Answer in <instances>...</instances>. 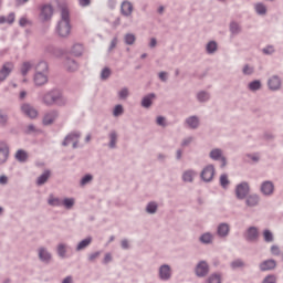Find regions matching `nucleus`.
I'll return each mask as SVG.
<instances>
[{
	"mask_svg": "<svg viewBox=\"0 0 283 283\" xmlns=\"http://www.w3.org/2000/svg\"><path fill=\"white\" fill-rule=\"evenodd\" d=\"M92 244V238H86L82 240L77 245V251H83L86 247H90Z\"/></svg>",
	"mask_w": 283,
	"mask_h": 283,
	"instance_id": "26",
	"label": "nucleus"
},
{
	"mask_svg": "<svg viewBox=\"0 0 283 283\" xmlns=\"http://www.w3.org/2000/svg\"><path fill=\"white\" fill-rule=\"evenodd\" d=\"M220 185L223 187V189H227L229 187V177L227 175L220 176Z\"/></svg>",
	"mask_w": 283,
	"mask_h": 283,
	"instance_id": "34",
	"label": "nucleus"
},
{
	"mask_svg": "<svg viewBox=\"0 0 283 283\" xmlns=\"http://www.w3.org/2000/svg\"><path fill=\"white\" fill-rule=\"evenodd\" d=\"M218 233L221 235V238L227 235L229 233V224L221 223L218 228Z\"/></svg>",
	"mask_w": 283,
	"mask_h": 283,
	"instance_id": "25",
	"label": "nucleus"
},
{
	"mask_svg": "<svg viewBox=\"0 0 283 283\" xmlns=\"http://www.w3.org/2000/svg\"><path fill=\"white\" fill-rule=\"evenodd\" d=\"M57 116H59V114L56 112L48 113L46 115H44L43 124L44 125H52V123L54 120H56Z\"/></svg>",
	"mask_w": 283,
	"mask_h": 283,
	"instance_id": "15",
	"label": "nucleus"
},
{
	"mask_svg": "<svg viewBox=\"0 0 283 283\" xmlns=\"http://www.w3.org/2000/svg\"><path fill=\"white\" fill-rule=\"evenodd\" d=\"M92 175H86L83 177V179L81 180V185L84 186V185H87V182H92Z\"/></svg>",
	"mask_w": 283,
	"mask_h": 283,
	"instance_id": "48",
	"label": "nucleus"
},
{
	"mask_svg": "<svg viewBox=\"0 0 283 283\" xmlns=\"http://www.w3.org/2000/svg\"><path fill=\"white\" fill-rule=\"evenodd\" d=\"M34 83L35 85H45V83H48V74L35 73Z\"/></svg>",
	"mask_w": 283,
	"mask_h": 283,
	"instance_id": "13",
	"label": "nucleus"
},
{
	"mask_svg": "<svg viewBox=\"0 0 283 283\" xmlns=\"http://www.w3.org/2000/svg\"><path fill=\"white\" fill-rule=\"evenodd\" d=\"M36 74H48V62H40L35 67Z\"/></svg>",
	"mask_w": 283,
	"mask_h": 283,
	"instance_id": "21",
	"label": "nucleus"
},
{
	"mask_svg": "<svg viewBox=\"0 0 283 283\" xmlns=\"http://www.w3.org/2000/svg\"><path fill=\"white\" fill-rule=\"evenodd\" d=\"M156 98V95L150 94L143 98L142 105L143 107H150L151 106V99Z\"/></svg>",
	"mask_w": 283,
	"mask_h": 283,
	"instance_id": "27",
	"label": "nucleus"
},
{
	"mask_svg": "<svg viewBox=\"0 0 283 283\" xmlns=\"http://www.w3.org/2000/svg\"><path fill=\"white\" fill-rule=\"evenodd\" d=\"M30 70H32V64L30 62H24L21 66V73L23 74V76H25V74H28Z\"/></svg>",
	"mask_w": 283,
	"mask_h": 283,
	"instance_id": "31",
	"label": "nucleus"
},
{
	"mask_svg": "<svg viewBox=\"0 0 283 283\" xmlns=\"http://www.w3.org/2000/svg\"><path fill=\"white\" fill-rule=\"evenodd\" d=\"M159 277L161 280H169L171 277V268H169V265H161L159 269Z\"/></svg>",
	"mask_w": 283,
	"mask_h": 283,
	"instance_id": "11",
	"label": "nucleus"
},
{
	"mask_svg": "<svg viewBox=\"0 0 283 283\" xmlns=\"http://www.w3.org/2000/svg\"><path fill=\"white\" fill-rule=\"evenodd\" d=\"M210 158H212V160H221V167H227V159L222 157V150L213 149L210 153Z\"/></svg>",
	"mask_w": 283,
	"mask_h": 283,
	"instance_id": "10",
	"label": "nucleus"
},
{
	"mask_svg": "<svg viewBox=\"0 0 283 283\" xmlns=\"http://www.w3.org/2000/svg\"><path fill=\"white\" fill-rule=\"evenodd\" d=\"M264 54H273V46H268L263 49Z\"/></svg>",
	"mask_w": 283,
	"mask_h": 283,
	"instance_id": "62",
	"label": "nucleus"
},
{
	"mask_svg": "<svg viewBox=\"0 0 283 283\" xmlns=\"http://www.w3.org/2000/svg\"><path fill=\"white\" fill-rule=\"evenodd\" d=\"M65 67L69 72H75V70H78V64H76L74 60H66Z\"/></svg>",
	"mask_w": 283,
	"mask_h": 283,
	"instance_id": "23",
	"label": "nucleus"
},
{
	"mask_svg": "<svg viewBox=\"0 0 283 283\" xmlns=\"http://www.w3.org/2000/svg\"><path fill=\"white\" fill-rule=\"evenodd\" d=\"M8 123V116L0 112V125H6Z\"/></svg>",
	"mask_w": 283,
	"mask_h": 283,
	"instance_id": "53",
	"label": "nucleus"
},
{
	"mask_svg": "<svg viewBox=\"0 0 283 283\" xmlns=\"http://www.w3.org/2000/svg\"><path fill=\"white\" fill-rule=\"evenodd\" d=\"M198 101L201 103H205V101H209V94L201 92L198 94Z\"/></svg>",
	"mask_w": 283,
	"mask_h": 283,
	"instance_id": "44",
	"label": "nucleus"
},
{
	"mask_svg": "<svg viewBox=\"0 0 283 283\" xmlns=\"http://www.w3.org/2000/svg\"><path fill=\"white\" fill-rule=\"evenodd\" d=\"M127 96H129V91L127 88H123L119 92V98H127Z\"/></svg>",
	"mask_w": 283,
	"mask_h": 283,
	"instance_id": "51",
	"label": "nucleus"
},
{
	"mask_svg": "<svg viewBox=\"0 0 283 283\" xmlns=\"http://www.w3.org/2000/svg\"><path fill=\"white\" fill-rule=\"evenodd\" d=\"M157 209H158V205H156V202H150V203H148L146 211L148 213H156Z\"/></svg>",
	"mask_w": 283,
	"mask_h": 283,
	"instance_id": "36",
	"label": "nucleus"
},
{
	"mask_svg": "<svg viewBox=\"0 0 283 283\" xmlns=\"http://www.w3.org/2000/svg\"><path fill=\"white\" fill-rule=\"evenodd\" d=\"M52 14H54V10L51 6H44L41 9L40 19L41 21H50L52 19Z\"/></svg>",
	"mask_w": 283,
	"mask_h": 283,
	"instance_id": "7",
	"label": "nucleus"
},
{
	"mask_svg": "<svg viewBox=\"0 0 283 283\" xmlns=\"http://www.w3.org/2000/svg\"><path fill=\"white\" fill-rule=\"evenodd\" d=\"M258 202H259V198L255 195H252V196L248 197V199H247L248 207H255V205H258Z\"/></svg>",
	"mask_w": 283,
	"mask_h": 283,
	"instance_id": "29",
	"label": "nucleus"
},
{
	"mask_svg": "<svg viewBox=\"0 0 283 283\" xmlns=\"http://www.w3.org/2000/svg\"><path fill=\"white\" fill-rule=\"evenodd\" d=\"M101 256V252H95V253H92L90 256H88V260L90 262H94V260H96L97 258Z\"/></svg>",
	"mask_w": 283,
	"mask_h": 283,
	"instance_id": "54",
	"label": "nucleus"
},
{
	"mask_svg": "<svg viewBox=\"0 0 283 283\" xmlns=\"http://www.w3.org/2000/svg\"><path fill=\"white\" fill-rule=\"evenodd\" d=\"M14 70V64L12 62H6L0 70V81H6Z\"/></svg>",
	"mask_w": 283,
	"mask_h": 283,
	"instance_id": "3",
	"label": "nucleus"
},
{
	"mask_svg": "<svg viewBox=\"0 0 283 283\" xmlns=\"http://www.w3.org/2000/svg\"><path fill=\"white\" fill-rule=\"evenodd\" d=\"M114 116H120L123 114V106L122 105H116L113 112Z\"/></svg>",
	"mask_w": 283,
	"mask_h": 283,
	"instance_id": "46",
	"label": "nucleus"
},
{
	"mask_svg": "<svg viewBox=\"0 0 283 283\" xmlns=\"http://www.w3.org/2000/svg\"><path fill=\"white\" fill-rule=\"evenodd\" d=\"M57 253L61 258H65V245L64 244H60L57 247Z\"/></svg>",
	"mask_w": 283,
	"mask_h": 283,
	"instance_id": "47",
	"label": "nucleus"
},
{
	"mask_svg": "<svg viewBox=\"0 0 283 283\" xmlns=\"http://www.w3.org/2000/svg\"><path fill=\"white\" fill-rule=\"evenodd\" d=\"M230 30L233 34H238V32H240V25L235 22H232L230 24Z\"/></svg>",
	"mask_w": 283,
	"mask_h": 283,
	"instance_id": "42",
	"label": "nucleus"
},
{
	"mask_svg": "<svg viewBox=\"0 0 283 283\" xmlns=\"http://www.w3.org/2000/svg\"><path fill=\"white\" fill-rule=\"evenodd\" d=\"M263 238H264L265 242H273V233L269 230H265L263 232Z\"/></svg>",
	"mask_w": 283,
	"mask_h": 283,
	"instance_id": "40",
	"label": "nucleus"
},
{
	"mask_svg": "<svg viewBox=\"0 0 283 283\" xmlns=\"http://www.w3.org/2000/svg\"><path fill=\"white\" fill-rule=\"evenodd\" d=\"M15 160H18L19 163H25V160H28V151L19 149L15 153Z\"/></svg>",
	"mask_w": 283,
	"mask_h": 283,
	"instance_id": "19",
	"label": "nucleus"
},
{
	"mask_svg": "<svg viewBox=\"0 0 283 283\" xmlns=\"http://www.w3.org/2000/svg\"><path fill=\"white\" fill-rule=\"evenodd\" d=\"M273 182L271 181H264L261 186V191L262 193H264L265 196H271V193H273Z\"/></svg>",
	"mask_w": 283,
	"mask_h": 283,
	"instance_id": "12",
	"label": "nucleus"
},
{
	"mask_svg": "<svg viewBox=\"0 0 283 283\" xmlns=\"http://www.w3.org/2000/svg\"><path fill=\"white\" fill-rule=\"evenodd\" d=\"M209 283H220L221 282V279H220V275L218 274H212L209 280H208Z\"/></svg>",
	"mask_w": 283,
	"mask_h": 283,
	"instance_id": "43",
	"label": "nucleus"
},
{
	"mask_svg": "<svg viewBox=\"0 0 283 283\" xmlns=\"http://www.w3.org/2000/svg\"><path fill=\"white\" fill-rule=\"evenodd\" d=\"M157 125H165V117H163V116H159V117H157Z\"/></svg>",
	"mask_w": 283,
	"mask_h": 283,
	"instance_id": "64",
	"label": "nucleus"
},
{
	"mask_svg": "<svg viewBox=\"0 0 283 283\" xmlns=\"http://www.w3.org/2000/svg\"><path fill=\"white\" fill-rule=\"evenodd\" d=\"M14 19H15L14 13H10V14L7 17V23H9V24L14 23Z\"/></svg>",
	"mask_w": 283,
	"mask_h": 283,
	"instance_id": "56",
	"label": "nucleus"
},
{
	"mask_svg": "<svg viewBox=\"0 0 283 283\" xmlns=\"http://www.w3.org/2000/svg\"><path fill=\"white\" fill-rule=\"evenodd\" d=\"M261 271H271V269H275V262L273 260L264 261L260 264Z\"/></svg>",
	"mask_w": 283,
	"mask_h": 283,
	"instance_id": "18",
	"label": "nucleus"
},
{
	"mask_svg": "<svg viewBox=\"0 0 283 283\" xmlns=\"http://www.w3.org/2000/svg\"><path fill=\"white\" fill-rule=\"evenodd\" d=\"M211 240H213V235H211V233H205L200 238V241L203 242V244H209V242H211Z\"/></svg>",
	"mask_w": 283,
	"mask_h": 283,
	"instance_id": "33",
	"label": "nucleus"
},
{
	"mask_svg": "<svg viewBox=\"0 0 283 283\" xmlns=\"http://www.w3.org/2000/svg\"><path fill=\"white\" fill-rule=\"evenodd\" d=\"M116 133H111V143H109V147L114 148L116 147Z\"/></svg>",
	"mask_w": 283,
	"mask_h": 283,
	"instance_id": "49",
	"label": "nucleus"
},
{
	"mask_svg": "<svg viewBox=\"0 0 283 283\" xmlns=\"http://www.w3.org/2000/svg\"><path fill=\"white\" fill-rule=\"evenodd\" d=\"M132 12H134V6H132L128 1H124L122 3V13L124 14V17H129Z\"/></svg>",
	"mask_w": 283,
	"mask_h": 283,
	"instance_id": "14",
	"label": "nucleus"
},
{
	"mask_svg": "<svg viewBox=\"0 0 283 283\" xmlns=\"http://www.w3.org/2000/svg\"><path fill=\"white\" fill-rule=\"evenodd\" d=\"M271 252H272L273 255H280V248L273 245L271 248Z\"/></svg>",
	"mask_w": 283,
	"mask_h": 283,
	"instance_id": "59",
	"label": "nucleus"
},
{
	"mask_svg": "<svg viewBox=\"0 0 283 283\" xmlns=\"http://www.w3.org/2000/svg\"><path fill=\"white\" fill-rule=\"evenodd\" d=\"M218 50V44L216 42H209L207 45V51L211 54Z\"/></svg>",
	"mask_w": 283,
	"mask_h": 283,
	"instance_id": "41",
	"label": "nucleus"
},
{
	"mask_svg": "<svg viewBox=\"0 0 283 283\" xmlns=\"http://www.w3.org/2000/svg\"><path fill=\"white\" fill-rule=\"evenodd\" d=\"M39 258L40 260H42L43 262H50L52 255H50V253L48 251H45L44 249H40L39 251Z\"/></svg>",
	"mask_w": 283,
	"mask_h": 283,
	"instance_id": "24",
	"label": "nucleus"
},
{
	"mask_svg": "<svg viewBox=\"0 0 283 283\" xmlns=\"http://www.w3.org/2000/svg\"><path fill=\"white\" fill-rule=\"evenodd\" d=\"M78 138H81V134L78 133H71L63 142L64 146L73 144V147L76 148V143H78Z\"/></svg>",
	"mask_w": 283,
	"mask_h": 283,
	"instance_id": "8",
	"label": "nucleus"
},
{
	"mask_svg": "<svg viewBox=\"0 0 283 283\" xmlns=\"http://www.w3.org/2000/svg\"><path fill=\"white\" fill-rule=\"evenodd\" d=\"M8 160V149L0 148V165H3Z\"/></svg>",
	"mask_w": 283,
	"mask_h": 283,
	"instance_id": "30",
	"label": "nucleus"
},
{
	"mask_svg": "<svg viewBox=\"0 0 283 283\" xmlns=\"http://www.w3.org/2000/svg\"><path fill=\"white\" fill-rule=\"evenodd\" d=\"M187 125H189V127H191L192 129H196V127L200 125V122L198 120V117L192 116L187 119Z\"/></svg>",
	"mask_w": 283,
	"mask_h": 283,
	"instance_id": "28",
	"label": "nucleus"
},
{
	"mask_svg": "<svg viewBox=\"0 0 283 283\" xmlns=\"http://www.w3.org/2000/svg\"><path fill=\"white\" fill-rule=\"evenodd\" d=\"M51 172L50 170L44 171L36 180V185L41 186V185H45V182H48V180L50 179Z\"/></svg>",
	"mask_w": 283,
	"mask_h": 283,
	"instance_id": "20",
	"label": "nucleus"
},
{
	"mask_svg": "<svg viewBox=\"0 0 283 283\" xmlns=\"http://www.w3.org/2000/svg\"><path fill=\"white\" fill-rule=\"evenodd\" d=\"M243 74H253V67L245 65L243 67Z\"/></svg>",
	"mask_w": 283,
	"mask_h": 283,
	"instance_id": "55",
	"label": "nucleus"
},
{
	"mask_svg": "<svg viewBox=\"0 0 283 283\" xmlns=\"http://www.w3.org/2000/svg\"><path fill=\"white\" fill-rule=\"evenodd\" d=\"M19 23L22 28H25V25H28V23H30V21L28 20V18H21Z\"/></svg>",
	"mask_w": 283,
	"mask_h": 283,
	"instance_id": "57",
	"label": "nucleus"
},
{
	"mask_svg": "<svg viewBox=\"0 0 283 283\" xmlns=\"http://www.w3.org/2000/svg\"><path fill=\"white\" fill-rule=\"evenodd\" d=\"M21 112L24 116H28L29 118H36V116H39V112L36 111V108H34L30 104H23L21 106Z\"/></svg>",
	"mask_w": 283,
	"mask_h": 283,
	"instance_id": "4",
	"label": "nucleus"
},
{
	"mask_svg": "<svg viewBox=\"0 0 283 283\" xmlns=\"http://www.w3.org/2000/svg\"><path fill=\"white\" fill-rule=\"evenodd\" d=\"M182 178L185 182H193V178H196V172H193L192 170H187L184 172Z\"/></svg>",
	"mask_w": 283,
	"mask_h": 283,
	"instance_id": "22",
	"label": "nucleus"
},
{
	"mask_svg": "<svg viewBox=\"0 0 283 283\" xmlns=\"http://www.w3.org/2000/svg\"><path fill=\"white\" fill-rule=\"evenodd\" d=\"M73 54H75V56H81L83 54V45H81V44L74 45Z\"/></svg>",
	"mask_w": 283,
	"mask_h": 283,
	"instance_id": "37",
	"label": "nucleus"
},
{
	"mask_svg": "<svg viewBox=\"0 0 283 283\" xmlns=\"http://www.w3.org/2000/svg\"><path fill=\"white\" fill-rule=\"evenodd\" d=\"M255 10L258 14H266V7L262 3L255 4Z\"/></svg>",
	"mask_w": 283,
	"mask_h": 283,
	"instance_id": "38",
	"label": "nucleus"
},
{
	"mask_svg": "<svg viewBox=\"0 0 283 283\" xmlns=\"http://www.w3.org/2000/svg\"><path fill=\"white\" fill-rule=\"evenodd\" d=\"M213 176H216V168L211 165L207 166L201 172V178L205 182H211V180H213Z\"/></svg>",
	"mask_w": 283,
	"mask_h": 283,
	"instance_id": "5",
	"label": "nucleus"
},
{
	"mask_svg": "<svg viewBox=\"0 0 283 283\" xmlns=\"http://www.w3.org/2000/svg\"><path fill=\"white\" fill-rule=\"evenodd\" d=\"M258 228L255 227H251L249 228L247 234H245V238L247 240H250V241H253V240H258Z\"/></svg>",
	"mask_w": 283,
	"mask_h": 283,
	"instance_id": "17",
	"label": "nucleus"
},
{
	"mask_svg": "<svg viewBox=\"0 0 283 283\" xmlns=\"http://www.w3.org/2000/svg\"><path fill=\"white\" fill-rule=\"evenodd\" d=\"M112 262V254L107 253L104 258V264H109Z\"/></svg>",
	"mask_w": 283,
	"mask_h": 283,
	"instance_id": "60",
	"label": "nucleus"
},
{
	"mask_svg": "<svg viewBox=\"0 0 283 283\" xmlns=\"http://www.w3.org/2000/svg\"><path fill=\"white\" fill-rule=\"evenodd\" d=\"M136 41V36L134 34H126L125 35V43H127V45H134Z\"/></svg>",
	"mask_w": 283,
	"mask_h": 283,
	"instance_id": "35",
	"label": "nucleus"
},
{
	"mask_svg": "<svg viewBox=\"0 0 283 283\" xmlns=\"http://www.w3.org/2000/svg\"><path fill=\"white\" fill-rule=\"evenodd\" d=\"M112 74V71H109V69H104L103 71H102V74H101V77L102 78H109V75Z\"/></svg>",
	"mask_w": 283,
	"mask_h": 283,
	"instance_id": "50",
	"label": "nucleus"
},
{
	"mask_svg": "<svg viewBox=\"0 0 283 283\" xmlns=\"http://www.w3.org/2000/svg\"><path fill=\"white\" fill-rule=\"evenodd\" d=\"M63 205L66 209H72L74 207V199H64Z\"/></svg>",
	"mask_w": 283,
	"mask_h": 283,
	"instance_id": "45",
	"label": "nucleus"
},
{
	"mask_svg": "<svg viewBox=\"0 0 283 283\" xmlns=\"http://www.w3.org/2000/svg\"><path fill=\"white\" fill-rule=\"evenodd\" d=\"M238 266H244V263L241 260L232 262L233 269H238Z\"/></svg>",
	"mask_w": 283,
	"mask_h": 283,
	"instance_id": "58",
	"label": "nucleus"
},
{
	"mask_svg": "<svg viewBox=\"0 0 283 283\" xmlns=\"http://www.w3.org/2000/svg\"><path fill=\"white\" fill-rule=\"evenodd\" d=\"M268 85L270 90H280L282 82L280 81V77L273 76L272 78H270Z\"/></svg>",
	"mask_w": 283,
	"mask_h": 283,
	"instance_id": "16",
	"label": "nucleus"
},
{
	"mask_svg": "<svg viewBox=\"0 0 283 283\" xmlns=\"http://www.w3.org/2000/svg\"><path fill=\"white\" fill-rule=\"evenodd\" d=\"M43 103L45 105H65V99L61 93L53 91L44 95Z\"/></svg>",
	"mask_w": 283,
	"mask_h": 283,
	"instance_id": "2",
	"label": "nucleus"
},
{
	"mask_svg": "<svg viewBox=\"0 0 283 283\" xmlns=\"http://www.w3.org/2000/svg\"><path fill=\"white\" fill-rule=\"evenodd\" d=\"M196 273H197L198 277H205V275H207V273H209V265L207 264V262L201 261L197 265Z\"/></svg>",
	"mask_w": 283,
	"mask_h": 283,
	"instance_id": "9",
	"label": "nucleus"
},
{
	"mask_svg": "<svg viewBox=\"0 0 283 283\" xmlns=\"http://www.w3.org/2000/svg\"><path fill=\"white\" fill-rule=\"evenodd\" d=\"M159 78H160V81H167V72H160Z\"/></svg>",
	"mask_w": 283,
	"mask_h": 283,
	"instance_id": "63",
	"label": "nucleus"
},
{
	"mask_svg": "<svg viewBox=\"0 0 283 283\" xmlns=\"http://www.w3.org/2000/svg\"><path fill=\"white\" fill-rule=\"evenodd\" d=\"M249 87L252 92H255V90H260V87H262V84L260 81H253L249 84Z\"/></svg>",
	"mask_w": 283,
	"mask_h": 283,
	"instance_id": "39",
	"label": "nucleus"
},
{
	"mask_svg": "<svg viewBox=\"0 0 283 283\" xmlns=\"http://www.w3.org/2000/svg\"><path fill=\"white\" fill-rule=\"evenodd\" d=\"M276 279L273 275H269L263 280V283H275Z\"/></svg>",
	"mask_w": 283,
	"mask_h": 283,
	"instance_id": "52",
	"label": "nucleus"
},
{
	"mask_svg": "<svg viewBox=\"0 0 283 283\" xmlns=\"http://www.w3.org/2000/svg\"><path fill=\"white\" fill-rule=\"evenodd\" d=\"M49 205H50L51 207H60V205H61V199L54 198V196H50V197H49Z\"/></svg>",
	"mask_w": 283,
	"mask_h": 283,
	"instance_id": "32",
	"label": "nucleus"
},
{
	"mask_svg": "<svg viewBox=\"0 0 283 283\" xmlns=\"http://www.w3.org/2000/svg\"><path fill=\"white\" fill-rule=\"evenodd\" d=\"M80 1V6H82V8H85L87 6H90L91 0H78Z\"/></svg>",
	"mask_w": 283,
	"mask_h": 283,
	"instance_id": "61",
	"label": "nucleus"
},
{
	"mask_svg": "<svg viewBox=\"0 0 283 283\" xmlns=\"http://www.w3.org/2000/svg\"><path fill=\"white\" fill-rule=\"evenodd\" d=\"M56 32L59 36H70L72 25H70V10L66 6L61 7V21L57 23Z\"/></svg>",
	"mask_w": 283,
	"mask_h": 283,
	"instance_id": "1",
	"label": "nucleus"
},
{
	"mask_svg": "<svg viewBox=\"0 0 283 283\" xmlns=\"http://www.w3.org/2000/svg\"><path fill=\"white\" fill-rule=\"evenodd\" d=\"M235 193H237V198H239L241 200L243 198H247V196L249 195V184L242 182V184L238 185L237 189H235Z\"/></svg>",
	"mask_w": 283,
	"mask_h": 283,
	"instance_id": "6",
	"label": "nucleus"
}]
</instances>
